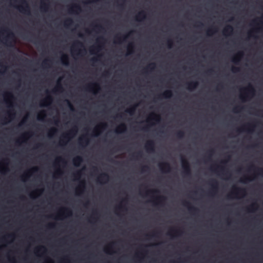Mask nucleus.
<instances>
[{"label": "nucleus", "instance_id": "39448f33", "mask_svg": "<svg viewBox=\"0 0 263 263\" xmlns=\"http://www.w3.org/2000/svg\"><path fill=\"white\" fill-rule=\"evenodd\" d=\"M78 130L77 127H73L68 133L63 136V139H61V142L64 143L65 140H68L70 137L76 135Z\"/></svg>", "mask_w": 263, "mask_h": 263}, {"label": "nucleus", "instance_id": "4be33fe9", "mask_svg": "<svg viewBox=\"0 0 263 263\" xmlns=\"http://www.w3.org/2000/svg\"><path fill=\"white\" fill-rule=\"evenodd\" d=\"M172 95L173 93L171 90H166L161 95V96L164 98H170L172 97Z\"/></svg>", "mask_w": 263, "mask_h": 263}, {"label": "nucleus", "instance_id": "3c124183", "mask_svg": "<svg viewBox=\"0 0 263 263\" xmlns=\"http://www.w3.org/2000/svg\"><path fill=\"white\" fill-rule=\"evenodd\" d=\"M240 70V68L236 67H232V71L233 72H238Z\"/></svg>", "mask_w": 263, "mask_h": 263}, {"label": "nucleus", "instance_id": "e2e57ef3", "mask_svg": "<svg viewBox=\"0 0 263 263\" xmlns=\"http://www.w3.org/2000/svg\"><path fill=\"white\" fill-rule=\"evenodd\" d=\"M24 38L25 39H26V40H29L30 41H31V42H33V41L32 40H31V39H29L27 36V35H26V34H24Z\"/></svg>", "mask_w": 263, "mask_h": 263}, {"label": "nucleus", "instance_id": "79ce46f5", "mask_svg": "<svg viewBox=\"0 0 263 263\" xmlns=\"http://www.w3.org/2000/svg\"><path fill=\"white\" fill-rule=\"evenodd\" d=\"M57 132V129L55 128H52L50 129L49 133V136L51 137L52 135Z\"/></svg>", "mask_w": 263, "mask_h": 263}, {"label": "nucleus", "instance_id": "37998d69", "mask_svg": "<svg viewBox=\"0 0 263 263\" xmlns=\"http://www.w3.org/2000/svg\"><path fill=\"white\" fill-rule=\"evenodd\" d=\"M128 37V35H124L122 37L117 36L116 39L118 40L119 43H121V40L125 41V39Z\"/></svg>", "mask_w": 263, "mask_h": 263}, {"label": "nucleus", "instance_id": "a878e982", "mask_svg": "<svg viewBox=\"0 0 263 263\" xmlns=\"http://www.w3.org/2000/svg\"><path fill=\"white\" fill-rule=\"evenodd\" d=\"M233 28L232 26H227L223 31V34L226 35L227 33H231L233 31Z\"/></svg>", "mask_w": 263, "mask_h": 263}, {"label": "nucleus", "instance_id": "412c9836", "mask_svg": "<svg viewBox=\"0 0 263 263\" xmlns=\"http://www.w3.org/2000/svg\"><path fill=\"white\" fill-rule=\"evenodd\" d=\"M81 8L80 6L78 4H74L69 9V11L70 12H74L77 11H81Z\"/></svg>", "mask_w": 263, "mask_h": 263}, {"label": "nucleus", "instance_id": "69168bd1", "mask_svg": "<svg viewBox=\"0 0 263 263\" xmlns=\"http://www.w3.org/2000/svg\"><path fill=\"white\" fill-rule=\"evenodd\" d=\"M48 60H45L43 62V65H47L48 63L47 62L48 61Z\"/></svg>", "mask_w": 263, "mask_h": 263}, {"label": "nucleus", "instance_id": "7c9ffc66", "mask_svg": "<svg viewBox=\"0 0 263 263\" xmlns=\"http://www.w3.org/2000/svg\"><path fill=\"white\" fill-rule=\"evenodd\" d=\"M165 197L162 196H158L156 198V200L158 201L156 203V204H158L159 203H161L162 202L165 200Z\"/></svg>", "mask_w": 263, "mask_h": 263}, {"label": "nucleus", "instance_id": "f03ea898", "mask_svg": "<svg viewBox=\"0 0 263 263\" xmlns=\"http://www.w3.org/2000/svg\"><path fill=\"white\" fill-rule=\"evenodd\" d=\"M243 89L245 91V93L240 96V98L242 101H246L249 95H253L254 94V88L251 84H249L248 86Z\"/></svg>", "mask_w": 263, "mask_h": 263}, {"label": "nucleus", "instance_id": "0e129e2a", "mask_svg": "<svg viewBox=\"0 0 263 263\" xmlns=\"http://www.w3.org/2000/svg\"><path fill=\"white\" fill-rule=\"evenodd\" d=\"M54 226H55L54 224H53V223H50L48 226V227L49 228H53L54 227Z\"/></svg>", "mask_w": 263, "mask_h": 263}, {"label": "nucleus", "instance_id": "4468645a", "mask_svg": "<svg viewBox=\"0 0 263 263\" xmlns=\"http://www.w3.org/2000/svg\"><path fill=\"white\" fill-rule=\"evenodd\" d=\"M52 101V98L51 96L48 95L45 99L42 101L41 106H47L50 104Z\"/></svg>", "mask_w": 263, "mask_h": 263}, {"label": "nucleus", "instance_id": "c756f323", "mask_svg": "<svg viewBox=\"0 0 263 263\" xmlns=\"http://www.w3.org/2000/svg\"><path fill=\"white\" fill-rule=\"evenodd\" d=\"M217 31V28L215 27H211L207 30V34L208 35H211Z\"/></svg>", "mask_w": 263, "mask_h": 263}, {"label": "nucleus", "instance_id": "cd10ccee", "mask_svg": "<svg viewBox=\"0 0 263 263\" xmlns=\"http://www.w3.org/2000/svg\"><path fill=\"white\" fill-rule=\"evenodd\" d=\"M137 106V105H134L130 107V108L127 109L125 111L129 114L130 115H133L136 110Z\"/></svg>", "mask_w": 263, "mask_h": 263}, {"label": "nucleus", "instance_id": "4d7b16f0", "mask_svg": "<svg viewBox=\"0 0 263 263\" xmlns=\"http://www.w3.org/2000/svg\"><path fill=\"white\" fill-rule=\"evenodd\" d=\"M98 61V59L97 58H92L90 59V61L92 63H95L96 62H97Z\"/></svg>", "mask_w": 263, "mask_h": 263}, {"label": "nucleus", "instance_id": "aec40b11", "mask_svg": "<svg viewBox=\"0 0 263 263\" xmlns=\"http://www.w3.org/2000/svg\"><path fill=\"white\" fill-rule=\"evenodd\" d=\"M49 6V4L47 3H45L43 1H41V5L40 6V9L42 11L47 12L48 10Z\"/></svg>", "mask_w": 263, "mask_h": 263}, {"label": "nucleus", "instance_id": "a18cd8bd", "mask_svg": "<svg viewBox=\"0 0 263 263\" xmlns=\"http://www.w3.org/2000/svg\"><path fill=\"white\" fill-rule=\"evenodd\" d=\"M250 179L249 177H245L241 179L240 181L242 183H246L247 181H250Z\"/></svg>", "mask_w": 263, "mask_h": 263}, {"label": "nucleus", "instance_id": "5701e85b", "mask_svg": "<svg viewBox=\"0 0 263 263\" xmlns=\"http://www.w3.org/2000/svg\"><path fill=\"white\" fill-rule=\"evenodd\" d=\"M61 60L63 65H68L69 64V58L67 54H63Z\"/></svg>", "mask_w": 263, "mask_h": 263}, {"label": "nucleus", "instance_id": "f257e3e1", "mask_svg": "<svg viewBox=\"0 0 263 263\" xmlns=\"http://www.w3.org/2000/svg\"><path fill=\"white\" fill-rule=\"evenodd\" d=\"M181 160L183 174L185 176H190L191 175V170L189 161L183 157H181Z\"/></svg>", "mask_w": 263, "mask_h": 263}, {"label": "nucleus", "instance_id": "a211bd4d", "mask_svg": "<svg viewBox=\"0 0 263 263\" xmlns=\"http://www.w3.org/2000/svg\"><path fill=\"white\" fill-rule=\"evenodd\" d=\"M126 126L124 123H122L119 125L116 130V132L117 133H124L126 130Z\"/></svg>", "mask_w": 263, "mask_h": 263}, {"label": "nucleus", "instance_id": "49530a36", "mask_svg": "<svg viewBox=\"0 0 263 263\" xmlns=\"http://www.w3.org/2000/svg\"><path fill=\"white\" fill-rule=\"evenodd\" d=\"M167 45L169 48H171L173 46V41L171 40H168L167 42Z\"/></svg>", "mask_w": 263, "mask_h": 263}, {"label": "nucleus", "instance_id": "393cba45", "mask_svg": "<svg viewBox=\"0 0 263 263\" xmlns=\"http://www.w3.org/2000/svg\"><path fill=\"white\" fill-rule=\"evenodd\" d=\"M79 144L81 145H83V144L85 145H87L88 143L89 140L85 136H83L79 138Z\"/></svg>", "mask_w": 263, "mask_h": 263}, {"label": "nucleus", "instance_id": "f8f14e48", "mask_svg": "<svg viewBox=\"0 0 263 263\" xmlns=\"http://www.w3.org/2000/svg\"><path fill=\"white\" fill-rule=\"evenodd\" d=\"M233 191L232 192V194H235L236 195H245L246 194V190L245 189L237 187L234 186Z\"/></svg>", "mask_w": 263, "mask_h": 263}, {"label": "nucleus", "instance_id": "6e6552de", "mask_svg": "<svg viewBox=\"0 0 263 263\" xmlns=\"http://www.w3.org/2000/svg\"><path fill=\"white\" fill-rule=\"evenodd\" d=\"M101 40L104 41L105 40L103 37H100L97 40L98 44L96 46L92 47L90 50V52L91 54H94L95 51H99L101 50V46L99 45Z\"/></svg>", "mask_w": 263, "mask_h": 263}, {"label": "nucleus", "instance_id": "1a4fd4ad", "mask_svg": "<svg viewBox=\"0 0 263 263\" xmlns=\"http://www.w3.org/2000/svg\"><path fill=\"white\" fill-rule=\"evenodd\" d=\"M210 184L211 185L212 189L210 191V193H215L217 191L218 183V181L215 179H212L210 181Z\"/></svg>", "mask_w": 263, "mask_h": 263}, {"label": "nucleus", "instance_id": "de8ad7c7", "mask_svg": "<svg viewBox=\"0 0 263 263\" xmlns=\"http://www.w3.org/2000/svg\"><path fill=\"white\" fill-rule=\"evenodd\" d=\"M85 181H82L81 182L80 184L79 187L77 189V191H78L81 187H82V188L84 189L85 188Z\"/></svg>", "mask_w": 263, "mask_h": 263}, {"label": "nucleus", "instance_id": "dca6fc26", "mask_svg": "<svg viewBox=\"0 0 263 263\" xmlns=\"http://www.w3.org/2000/svg\"><path fill=\"white\" fill-rule=\"evenodd\" d=\"M186 85H187V88L189 90H192L196 88L197 87V86L198 85V83L197 81H191L190 82H187L186 83Z\"/></svg>", "mask_w": 263, "mask_h": 263}, {"label": "nucleus", "instance_id": "6e6d98bb", "mask_svg": "<svg viewBox=\"0 0 263 263\" xmlns=\"http://www.w3.org/2000/svg\"><path fill=\"white\" fill-rule=\"evenodd\" d=\"M26 118H24L22 121L18 124V126H21L23 124H24L26 121Z\"/></svg>", "mask_w": 263, "mask_h": 263}, {"label": "nucleus", "instance_id": "f3484780", "mask_svg": "<svg viewBox=\"0 0 263 263\" xmlns=\"http://www.w3.org/2000/svg\"><path fill=\"white\" fill-rule=\"evenodd\" d=\"M83 158L81 156H78L73 158V163L75 166H79L80 164L83 162Z\"/></svg>", "mask_w": 263, "mask_h": 263}, {"label": "nucleus", "instance_id": "6ab92c4d", "mask_svg": "<svg viewBox=\"0 0 263 263\" xmlns=\"http://www.w3.org/2000/svg\"><path fill=\"white\" fill-rule=\"evenodd\" d=\"M243 55V52H238L236 55H235L232 59V61L233 62H234L235 64H237V63L240 61L241 58Z\"/></svg>", "mask_w": 263, "mask_h": 263}, {"label": "nucleus", "instance_id": "bb28decb", "mask_svg": "<svg viewBox=\"0 0 263 263\" xmlns=\"http://www.w3.org/2000/svg\"><path fill=\"white\" fill-rule=\"evenodd\" d=\"M155 67H156L155 63H151L144 69V72L145 73H146L147 72V70L148 69H149L150 70H153L155 69Z\"/></svg>", "mask_w": 263, "mask_h": 263}, {"label": "nucleus", "instance_id": "603ef678", "mask_svg": "<svg viewBox=\"0 0 263 263\" xmlns=\"http://www.w3.org/2000/svg\"><path fill=\"white\" fill-rule=\"evenodd\" d=\"M81 175V171H78L76 173L74 174V176L76 177H78V178H79L80 177Z\"/></svg>", "mask_w": 263, "mask_h": 263}, {"label": "nucleus", "instance_id": "2f4dec72", "mask_svg": "<svg viewBox=\"0 0 263 263\" xmlns=\"http://www.w3.org/2000/svg\"><path fill=\"white\" fill-rule=\"evenodd\" d=\"M97 87L98 89H100V86L97 83H93L91 85H89L87 87V89L90 90H92L93 89V87Z\"/></svg>", "mask_w": 263, "mask_h": 263}, {"label": "nucleus", "instance_id": "9d476101", "mask_svg": "<svg viewBox=\"0 0 263 263\" xmlns=\"http://www.w3.org/2000/svg\"><path fill=\"white\" fill-rule=\"evenodd\" d=\"M145 149L148 152H153L155 151V142L153 140H149L146 142L145 145Z\"/></svg>", "mask_w": 263, "mask_h": 263}, {"label": "nucleus", "instance_id": "20e7f679", "mask_svg": "<svg viewBox=\"0 0 263 263\" xmlns=\"http://www.w3.org/2000/svg\"><path fill=\"white\" fill-rule=\"evenodd\" d=\"M3 31L7 33V36L5 37L4 40L8 46H11L12 41H13L14 39V33L8 29H5Z\"/></svg>", "mask_w": 263, "mask_h": 263}, {"label": "nucleus", "instance_id": "ddd939ff", "mask_svg": "<svg viewBox=\"0 0 263 263\" xmlns=\"http://www.w3.org/2000/svg\"><path fill=\"white\" fill-rule=\"evenodd\" d=\"M109 176L107 173L101 174L98 178V181L100 183L106 182L109 180Z\"/></svg>", "mask_w": 263, "mask_h": 263}, {"label": "nucleus", "instance_id": "72a5a7b5", "mask_svg": "<svg viewBox=\"0 0 263 263\" xmlns=\"http://www.w3.org/2000/svg\"><path fill=\"white\" fill-rule=\"evenodd\" d=\"M72 20L70 18H68L64 21V25L65 27H68L69 26L72 25Z\"/></svg>", "mask_w": 263, "mask_h": 263}, {"label": "nucleus", "instance_id": "bf43d9fd", "mask_svg": "<svg viewBox=\"0 0 263 263\" xmlns=\"http://www.w3.org/2000/svg\"><path fill=\"white\" fill-rule=\"evenodd\" d=\"M142 156V152H139L137 153V155L136 156V157L137 158L138 157H141Z\"/></svg>", "mask_w": 263, "mask_h": 263}, {"label": "nucleus", "instance_id": "774afa93", "mask_svg": "<svg viewBox=\"0 0 263 263\" xmlns=\"http://www.w3.org/2000/svg\"><path fill=\"white\" fill-rule=\"evenodd\" d=\"M258 170L260 172L261 174L263 175V168H258Z\"/></svg>", "mask_w": 263, "mask_h": 263}, {"label": "nucleus", "instance_id": "680f3d73", "mask_svg": "<svg viewBox=\"0 0 263 263\" xmlns=\"http://www.w3.org/2000/svg\"><path fill=\"white\" fill-rule=\"evenodd\" d=\"M6 95H7L8 97H10V98H13V95H12V93H10V92H8V93H6Z\"/></svg>", "mask_w": 263, "mask_h": 263}, {"label": "nucleus", "instance_id": "c9c22d12", "mask_svg": "<svg viewBox=\"0 0 263 263\" xmlns=\"http://www.w3.org/2000/svg\"><path fill=\"white\" fill-rule=\"evenodd\" d=\"M150 120H155L156 121H159L160 119V117L159 115L153 114L151 116Z\"/></svg>", "mask_w": 263, "mask_h": 263}, {"label": "nucleus", "instance_id": "c85d7f7f", "mask_svg": "<svg viewBox=\"0 0 263 263\" xmlns=\"http://www.w3.org/2000/svg\"><path fill=\"white\" fill-rule=\"evenodd\" d=\"M63 90V87L61 84L58 81L56 87L53 90V92L56 91H62Z\"/></svg>", "mask_w": 263, "mask_h": 263}, {"label": "nucleus", "instance_id": "0eeeda50", "mask_svg": "<svg viewBox=\"0 0 263 263\" xmlns=\"http://www.w3.org/2000/svg\"><path fill=\"white\" fill-rule=\"evenodd\" d=\"M159 166L160 170L163 172H170L171 171V166L168 162L159 163Z\"/></svg>", "mask_w": 263, "mask_h": 263}, {"label": "nucleus", "instance_id": "b1692460", "mask_svg": "<svg viewBox=\"0 0 263 263\" xmlns=\"http://www.w3.org/2000/svg\"><path fill=\"white\" fill-rule=\"evenodd\" d=\"M106 126V123H101V124L98 125L97 127H96L95 128V129H94V133H95V136H97L99 135L98 132L99 131V128H104Z\"/></svg>", "mask_w": 263, "mask_h": 263}, {"label": "nucleus", "instance_id": "09e8293b", "mask_svg": "<svg viewBox=\"0 0 263 263\" xmlns=\"http://www.w3.org/2000/svg\"><path fill=\"white\" fill-rule=\"evenodd\" d=\"M213 153H214V150L213 149H210V150L209 151V152H208V159H210L211 158V157L212 156Z\"/></svg>", "mask_w": 263, "mask_h": 263}, {"label": "nucleus", "instance_id": "c03bdc74", "mask_svg": "<svg viewBox=\"0 0 263 263\" xmlns=\"http://www.w3.org/2000/svg\"><path fill=\"white\" fill-rule=\"evenodd\" d=\"M62 210H63L64 213H66L68 215H71L72 214L71 211L68 208H64Z\"/></svg>", "mask_w": 263, "mask_h": 263}, {"label": "nucleus", "instance_id": "338daca9", "mask_svg": "<svg viewBox=\"0 0 263 263\" xmlns=\"http://www.w3.org/2000/svg\"><path fill=\"white\" fill-rule=\"evenodd\" d=\"M29 175L28 174V173H25V175L22 177H25L26 178H27L29 177Z\"/></svg>", "mask_w": 263, "mask_h": 263}, {"label": "nucleus", "instance_id": "4c0bfd02", "mask_svg": "<svg viewBox=\"0 0 263 263\" xmlns=\"http://www.w3.org/2000/svg\"><path fill=\"white\" fill-rule=\"evenodd\" d=\"M257 206V205L256 203H253L248 208V210L249 211L253 212L256 209Z\"/></svg>", "mask_w": 263, "mask_h": 263}, {"label": "nucleus", "instance_id": "423d86ee", "mask_svg": "<svg viewBox=\"0 0 263 263\" xmlns=\"http://www.w3.org/2000/svg\"><path fill=\"white\" fill-rule=\"evenodd\" d=\"M83 47V44L82 42L79 41H76L74 42L73 45V48L71 50V53L72 54H75V51H78V52L77 54L78 55L81 54L83 52V50L75 49L76 47Z\"/></svg>", "mask_w": 263, "mask_h": 263}, {"label": "nucleus", "instance_id": "864d4df0", "mask_svg": "<svg viewBox=\"0 0 263 263\" xmlns=\"http://www.w3.org/2000/svg\"><path fill=\"white\" fill-rule=\"evenodd\" d=\"M148 168V167L147 166H143L142 167H141V171L142 172H144L146 171V170H147Z\"/></svg>", "mask_w": 263, "mask_h": 263}, {"label": "nucleus", "instance_id": "473e14b6", "mask_svg": "<svg viewBox=\"0 0 263 263\" xmlns=\"http://www.w3.org/2000/svg\"><path fill=\"white\" fill-rule=\"evenodd\" d=\"M134 48V44L133 43H129L128 44V48H127V49H128L127 54H130V53H132L133 52Z\"/></svg>", "mask_w": 263, "mask_h": 263}, {"label": "nucleus", "instance_id": "9b49d317", "mask_svg": "<svg viewBox=\"0 0 263 263\" xmlns=\"http://www.w3.org/2000/svg\"><path fill=\"white\" fill-rule=\"evenodd\" d=\"M183 204L186 206L189 211L191 213H195L198 211V209L197 208L191 205V203L188 201H184L183 202Z\"/></svg>", "mask_w": 263, "mask_h": 263}, {"label": "nucleus", "instance_id": "f704fd0d", "mask_svg": "<svg viewBox=\"0 0 263 263\" xmlns=\"http://www.w3.org/2000/svg\"><path fill=\"white\" fill-rule=\"evenodd\" d=\"M46 117V112L45 111H42L37 116V119L39 120H43L44 118Z\"/></svg>", "mask_w": 263, "mask_h": 263}, {"label": "nucleus", "instance_id": "e433bc0d", "mask_svg": "<svg viewBox=\"0 0 263 263\" xmlns=\"http://www.w3.org/2000/svg\"><path fill=\"white\" fill-rule=\"evenodd\" d=\"M176 136L178 139H182L184 136V133L182 130H179L177 132Z\"/></svg>", "mask_w": 263, "mask_h": 263}, {"label": "nucleus", "instance_id": "7ed1b4c3", "mask_svg": "<svg viewBox=\"0 0 263 263\" xmlns=\"http://www.w3.org/2000/svg\"><path fill=\"white\" fill-rule=\"evenodd\" d=\"M22 5L18 7L21 12L29 15L30 14V9L29 5L26 1L21 0Z\"/></svg>", "mask_w": 263, "mask_h": 263}, {"label": "nucleus", "instance_id": "13d9d810", "mask_svg": "<svg viewBox=\"0 0 263 263\" xmlns=\"http://www.w3.org/2000/svg\"><path fill=\"white\" fill-rule=\"evenodd\" d=\"M123 208L124 207L122 205V204H120L119 206H117V209L121 211L123 210Z\"/></svg>", "mask_w": 263, "mask_h": 263}, {"label": "nucleus", "instance_id": "ea45409f", "mask_svg": "<svg viewBox=\"0 0 263 263\" xmlns=\"http://www.w3.org/2000/svg\"><path fill=\"white\" fill-rule=\"evenodd\" d=\"M65 101L67 102V105H68V107H69L70 109L72 111H73L74 107H73L72 104L70 103V102L68 100H66Z\"/></svg>", "mask_w": 263, "mask_h": 263}, {"label": "nucleus", "instance_id": "58836bf2", "mask_svg": "<svg viewBox=\"0 0 263 263\" xmlns=\"http://www.w3.org/2000/svg\"><path fill=\"white\" fill-rule=\"evenodd\" d=\"M149 193L152 194H158L159 193V191L158 190H149L147 191L146 192V195H148Z\"/></svg>", "mask_w": 263, "mask_h": 263}, {"label": "nucleus", "instance_id": "2eb2a0df", "mask_svg": "<svg viewBox=\"0 0 263 263\" xmlns=\"http://www.w3.org/2000/svg\"><path fill=\"white\" fill-rule=\"evenodd\" d=\"M146 18V13L144 11L139 12L136 16L135 19L137 21H141Z\"/></svg>", "mask_w": 263, "mask_h": 263}, {"label": "nucleus", "instance_id": "5fc2aeb1", "mask_svg": "<svg viewBox=\"0 0 263 263\" xmlns=\"http://www.w3.org/2000/svg\"><path fill=\"white\" fill-rule=\"evenodd\" d=\"M57 161L58 162H62L63 163H65V162L64 161L63 159L61 157H58L57 159Z\"/></svg>", "mask_w": 263, "mask_h": 263}, {"label": "nucleus", "instance_id": "052dcab7", "mask_svg": "<svg viewBox=\"0 0 263 263\" xmlns=\"http://www.w3.org/2000/svg\"><path fill=\"white\" fill-rule=\"evenodd\" d=\"M14 115H15V113H14V112H13V114H11L10 112H8V117H9V118H12V117L13 116H14Z\"/></svg>", "mask_w": 263, "mask_h": 263}, {"label": "nucleus", "instance_id": "a19ab883", "mask_svg": "<svg viewBox=\"0 0 263 263\" xmlns=\"http://www.w3.org/2000/svg\"><path fill=\"white\" fill-rule=\"evenodd\" d=\"M250 126H251V124H247L244 125L241 128L237 129V131L238 132H240L241 130H243L247 127H249Z\"/></svg>", "mask_w": 263, "mask_h": 263}, {"label": "nucleus", "instance_id": "8fccbe9b", "mask_svg": "<svg viewBox=\"0 0 263 263\" xmlns=\"http://www.w3.org/2000/svg\"><path fill=\"white\" fill-rule=\"evenodd\" d=\"M242 107H239V106H236L233 108V111L234 112H238L239 110L242 109Z\"/></svg>", "mask_w": 263, "mask_h": 263}]
</instances>
